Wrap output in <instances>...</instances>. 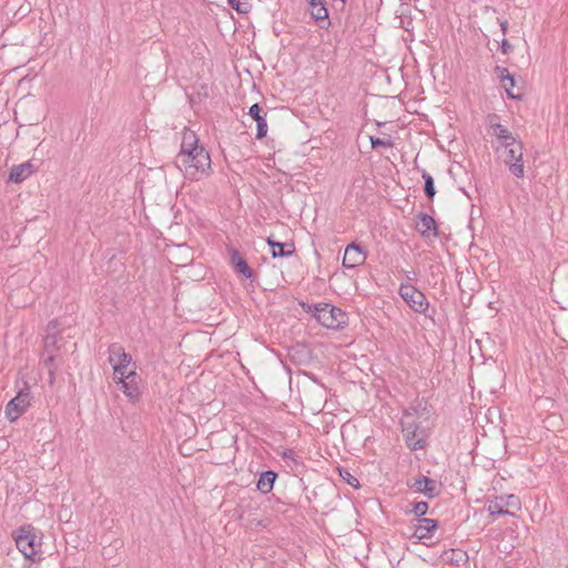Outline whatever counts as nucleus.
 Segmentation results:
<instances>
[{"label":"nucleus","mask_w":568,"mask_h":568,"mask_svg":"<svg viewBox=\"0 0 568 568\" xmlns=\"http://www.w3.org/2000/svg\"><path fill=\"white\" fill-rule=\"evenodd\" d=\"M211 158L205 148H202L183 160L175 162L176 168L184 176L192 181H200L211 174Z\"/></svg>","instance_id":"obj_1"},{"label":"nucleus","mask_w":568,"mask_h":568,"mask_svg":"<svg viewBox=\"0 0 568 568\" xmlns=\"http://www.w3.org/2000/svg\"><path fill=\"white\" fill-rule=\"evenodd\" d=\"M424 422L410 417V414H403L400 419L402 432L406 445L412 450H422L428 444V429L423 425Z\"/></svg>","instance_id":"obj_2"},{"label":"nucleus","mask_w":568,"mask_h":568,"mask_svg":"<svg viewBox=\"0 0 568 568\" xmlns=\"http://www.w3.org/2000/svg\"><path fill=\"white\" fill-rule=\"evenodd\" d=\"M14 541L19 551L33 562L40 561L41 557L38 556L41 542L34 534L31 526L20 527L14 535Z\"/></svg>","instance_id":"obj_3"},{"label":"nucleus","mask_w":568,"mask_h":568,"mask_svg":"<svg viewBox=\"0 0 568 568\" xmlns=\"http://www.w3.org/2000/svg\"><path fill=\"white\" fill-rule=\"evenodd\" d=\"M112 378L130 403L135 404L141 400L144 385L142 377L136 373V371L132 369L126 374H123V376L119 375Z\"/></svg>","instance_id":"obj_4"},{"label":"nucleus","mask_w":568,"mask_h":568,"mask_svg":"<svg viewBox=\"0 0 568 568\" xmlns=\"http://www.w3.org/2000/svg\"><path fill=\"white\" fill-rule=\"evenodd\" d=\"M16 384L19 387V390L17 395L9 400L4 409L6 417L10 422H16L18 418H20L30 407L32 399L30 386L28 385L27 382L22 381L21 387L19 386V381H17Z\"/></svg>","instance_id":"obj_5"},{"label":"nucleus","mask_w":568,"mask_h":568,"mask_svg":"<svg viewBox=\"0 0 568 568\" xmlns=\"http://www.w3.org/2000/svg\"><path fill=\"white\" fill-rule=\"evenodd\" d=\"M108 362L113 368V375L123 376L128 372L134 369L136 371V364L133 361L131 354L126 353L124 347L119 343H113L108 348Z\"/></svg>","instance_id":"obj_6"},{"label":"nucleus","mask_w":568,"mask_h":568,"mask_svg":"<svg viewBox=\"0 0 568 568\" xmlns=\"http://www.w3.org/2000/svg\"><path fill=\"white\" fill-rule=\"evenodd\" d=\"M398 294L413 312L428 316L429 302L422 291L409 283H402Z\"/></svg>","instance_id":"obj_7"},{"label":"nucleus","mask_w":568,"mask_h":568,"mask_svg":"<svg viewBox=\"0 0 568 568\" xmlns=\"http://www.w3.org/2000/svg\"><path fill=\"white\" fill-rule=\"evenodd\" d=\"M316 321L326 328L338 329L347 325L348 316L339 307L323 303L318 310Z\"/></svg>","instance_id":"obj_8"},{"label":"nucleus","mask_w":568,"mask_h":568,"mask_svg":"<svg viewBox=\"0 0 568 568\" xmlns=\"http://www.w3.org/2000/svg\"><path fill=\"white\" fill-rule=\"evenodd\" d=\"M506 149L505 163L508 166L509 172L517 179H523L525 175L524 171V146L518 140L509 143Z\"/></svg>","instance_id":"obj_9"},{"label":"nucleus","mask_w":568,"mask_h":568,"mask_svg":"<svg viewBox=\"0 0 568 568\" xmlns=\"http://www.w3.org/2000/svg\"><path fill=\"white\" fill-rule=\"evenodd\" d=\"M408 486L416 493H420L429 499H434L440 494V485L435 480L425 475H419L414 478L413 483Z\"/></svg>","instance_id":"obj_10"},{"label":"nucleus","mask_w":568,"mask_h":568,"mask_svg":"<svg viewBox=\"0 0 568 568\" xmlns=\"http://www.w3.org/2000/svg\"><path fill=\"white\" fill-rule=\"evenodd\" d=\"M505 507L519 508L518 498L514 495L498 496L489 503L487 511L489 513L490 516H496V515L515 516L514 513L509 511L508 509H505Z\"/></svg>","instance_id":"obj_11"},{"label":"nucleus","mask_w":568,"mask_h":568,"mask_svg":"<svg viewBox=\"0 0 568 568\" xmlns=\"http://www.w3.org/2000/svg\"><path fill=\"white\" fill-rule=\"evenodd\" d=\"M366 257V250L363 246L355 243H351L345 248L343 266L349 270L355 268L364 264Z\"/></svg>","instance_id":"obj_12"},{"label":"nucleus","mask_w":568,"mask_h":568,"mask_svg":"<svg viewBox=\"0 0 568 568\" xmlns=\"http://www.w3.org/2000/svg\"><path fill=\"white\" fill-rule=\"evenodd\" d=\"M308 11L312 19L321 29H328L331 26L328 9L325 0H307Z\"/></svg>","instance_id":"obj_13"},{"label":"nucleus","mask_w":568,"mask_h":568,"mask_svg":"<svg viewBox=\"0 0 568 568\" xmlns=\"http://www.w3.org/2000/svg\"><path fill=\"white\" fill-rule=\"evenodd\" d=\"M438 528V521L432 518H416L413 521V537L424 540L429 539Z\"/></svg>","instance_id":"obj_14"},{"label":"nucleus","mask_w":568,"mask_h":568,"mask_svg":"<svg viewBox=\"0 0 568 568\" xmlns=\"http://www.w3.org/2000/svg\"><path fill=\"white\" fill-rule=\"evenodd\" d=\"M415 230L424 239H435L438 236V227L433 216L427 213H418Z\"/></svg>","instance_id":"obj_15"},{"label":"nucleus","mask_w":568,"mask_h":568,"mask_svg":"<svg viewBox=\"0 0 568 568\" xmlns=\"http://www.w3.org/2000/svg\"><path fill=\"white\" fill-rule=\"evenodd\" d=\"M202 148L204 146L199 144L196 134L191 130H185L183 132L181 148L175 158V162L183 160L186 155H190Z\"/></svg>","instance_id":"obj_16"},{"label":"nucleus","mask_w":568,"mask_h":568,"mask_svg":"<svg viewBox=\"0 0 568 568\" xmlns=\"http://www.w3.org/2000/svg\"><path fill=\"white\" fill-rule=\"evenodd\" d=\"M227 252L230 255V264L233 267V270L237 273L244 276L245 278H252L253 277V271L248 266L246 260L241 255L239 250L235 247H227Z\"/></svg>","instance_id":"obj_17"},{"label":"nucleus","mask_w":568,"mask_h":568,"mask_svg":"<svg viewBox=\"0 0 568 568\" xmlns=\"http://www.w3.org/2000/svg\"><path fill=\"white\" fill-rule=\"evenodd\" d=\"M498 119L497 115L489 116V129L496 139L498 140L500 146L508 148L509 143H513L517 139L513 135V133L503 124L495 123L494 120Z\"/></svg>","instance_id":"obj_18"},{"label":"nucleus","mask_w":568,"mask_h":568,"mask_svg":"<svg viewBox=\"0 0 568 568\" xmlns=\"http://www.w3.org/2000/svg\"><path fill=\"white\" fill-rule=\"evenodd\" d=\"M248 115L256 122V139L264 138L267 133V121L262 106L254 103L248 110Z\"/></svg>","instance_id":"obj_19"},{"label":"nucleus","mask_w":568,"mask_h":568,"mask_svg":"<svg viewBox=\"0 0 568 568\" xmlns=\"http://www.w3.org/2000/svg\"><path fill=\"white\" fill-rule=\"evenodd\" d=\"M267 245L272 248V257H290L294 254L295 247L293 243H281L272 237L266 239Z\"/></svg>","instance_id":"obj_20"},{"label":"nucleus","mask_w":568,"mask_h":568,"mask_svg":"<svg viewBox=\"0 0 568 568\" xmlns=\"http://www.w3.org/2000/svg\"><path fill=\"white\" fill-rule=\"evenodd\" d=\"M32 174V164L24 162L19 165L11 168L8 176V181L12 183H21Z\"/></svg>","instance_id":"obj_21"},{"label":"nucleus","mask_w":568,"mask_h":568,"mask_svg":"<svg viewBox=\"0 0 568 568\" xmlns=\"http://www.w3.org/2000/svg\"><path fill=\"white\" fill-rule=\"evenodd\" d=\"M403 414H410V417L417 420L427 422L430 410L426 400H417L414 405L406 408Z\"/></svg>","instance_id":"obj_22"},{"label":"nucleus","mask_w":568,"mask_h":568,"mask_svg":"<svg viewBox=\"0 0 568 568\" xmlns=\"http://www.w3.org/2000/svg\"><path fill=\"white\" fill-rule=\"evenodd\" d=\"M442 558L445 562L460 567L468 561V555L462 549H449L444 551Z\"/></svg>","instance_id":"obj_23"},{"label":"nucleus","mask_w":568,"mask_h":568,"mask_svg":"<svg viewBox=\"0 0 568 568\" xmlns=\"http://www.w3.org/2000/svg\"><path fill=\"white\" fill-rule=\"evenodd\" d=\"M277 474L273 470L262 471L258 476L256 487L262 494H268L274 487Z\"/></svg>","instance_id":"obj_24"},{"label":"nucleus","mask_w":568,"mask_h":568,"mask_svg":"<svg viewBox=\"0 0 568 568\" xmlns=\"http://www.w3.org/2000/svg\"><path fill=\"white\" fill-rule=\"evenodd\" d=\"M58 326V322L57 321H51L49 324H48V327H47V335L44 336V339H43V344H44V352L45 353H50V352H54L58 349L57 347V343H58V335L52 332L53 329H55Z\"/></svg>","instance_id":"obj_25"},{"label":"nucleus","mask_w":568,"mask_h":568,"mask_svg":"<svg viewBox=\"0 0 568 568\" xmlns=\"http://www.w3.org/2000/svg\"><path fill=\"white\" fill-rule=\"evenodd\" d=\"M423 179H424V192H425V195L429 200H433L435 194H436L434 179L427 172H423Z\"/></svg>","instance_id":"obj_26"},{"label":"nucleus","mask_w":568,"mask_h":568,"mask_svg":"<svg viewBox=\"0 0 568 568\" xmlns=\"http://www.w3.org/2000/svg\"><path fill=\"white\" fill-rule=\"evenodd\" d=\"M338 473H339V476L342 477V479L348 484L351 487L353 488H358L359 487V481L358 479L351 474V471L346 468H338Z\"/></svg>","instance_id":"obj_27"},{"label":"nucleus","mask_w":568,"mask_h":568,"mask_svg":"<svg viewBox=\"0 0 568 568\" xmlns=\"http://www.w3.org/2000/svg\"><path fill=\"white\" fill-rule=\"evenodd\" d=\"M369 141H371L372 149H376L378 146H383V148H393L394 146V142L390 136L383 138V139L376 138V136H369Z\"/></svg>","instance_id":"obj_28"},{"label":"nucleus","mask_w":568,"mask_h":568,"mask_svg":"<svg viewBox=\"0 0 568 568\" xmlns=\"http://www.w3.org/2000/svg\"><path fill=\"white\" fill-rule=\"evenodd\" d=\"M54 358H55L54 352H50V353L43 352V354H42V362H43L44 366L48 367L50 375H53L57 369V367L53 364Z\"/></svg>","instance_id":"obj_29"},{"label":"nucleus","mask_w":568,"mask_h":568,"mask_svg":"<svg viewBox=\"0 0 568 568\" xmlns=\"http://www.w3.org/2000/svg\"><path fill=\"white\" fill-rule=\"evenodd\" d=\"M229 4L240 13H246L250 9L247 0H229Z\"/></svg>","instance_id":"obj_30"},{"label":"nucleus","mask_w":568,"mask_h":568,"mask_svg":"<svg viewBox=\"0 0 568 568\" xmlns=\"http://www.w3.org/2000/svg\"><path fill=\"white\" fill-rule=\"evenodd\" d=\"M410 511L415 514L417 518H424L423 516L428 511V504L426 501L414 503Z\"/></svg>","instance_id":"obj_31"},{"label":"nucleus","mask_w":568,"mask_h":568,"mask_svg":"<svg viewBox=\"0 0 568 568\" xmlns=\"http://www.w3.org/2000/svg\"><path fill=\"white\" fill-rule=\"evenodd\" d=\"M504 83V88H505V91L508 95V98L513 99V100H519L521 98V95L519 93H515L513 91L514 87H515V78L513 77V82L510 81H506V82H503Z\"/></svg>","instance_id":"obj_32"},{"label":"nucleus","mask_w":568,"mask_h":568,"mask_svg":"<svg viewBox=\"0 0 568 568\" xmlns=\"http://www.w3.org/2000/svg\"><path fill=\"white\" fill-rule=\"evenodd\" d=\"M496 73L501 82L510 81L513 82V75L505 67H496Z\"/></svg>","instance_id":"obj_33"},{"label":"nucleus","mask_w":568,"mask_h":568,"mask_svg":"<svg viewBox=\"0 0 568 568\" xmlns=\"http://www.w3.org/2000/svg\"><path fill=\"white\" fill-rule=\"evenodd\" d=\"M300 305L303 307L304 311L311 313L315 318H317L318 310L323 305V303L308 304L305 302H301Z\"/></svg>","instance_id":"obj_34"},{"label":"nucleus","mask_w":568,"mask_h":568,"mask_svg":"<svg viewBox=\"0 0 568 568\" xmlns=\"http://www.w3.org/2000/svg\"><path fill=\"white\" fill-rule=\"evenodd\" d=\"M281 457L282 459L284 460H291L294 465H298L300 464V460L295 454L294 450L292 449H285L281 453Z\"/></svg>","instance_id":"obj_35"},{"label":"nucleus","mask_w":568,"mask_h":568,"mask_svg":"<svg viewBox=\"0 0 568 568\" xmlns=\"http://www.w3.org/2000/svg\"><path fill=\"white\" fill-rule=\"evenodd\" d=\"M513 50V45L509 43L507 39H503L500 42V51L504 54H508Z\"/></svg>","instance_id":"obj_36"},{"label":"nucleus","mask_w":568,"mask_h":568,"mask_svg":"<svg viewBox=\"0 0 568 568\" xmlns=\"http://www.w3.org/2000/svg\"><path fill=\"white\" fill-rule=\"evenodd\" d=\"M403 274H404L405 278L407 280V283H409V284H410V282L417 281V274L415 271H403Z\"/></svg>","instance_id":"obj_37"},{"label":"nucleus","mask_w":568,"mask_h":568,"mask_svg":"<svg viewBox=\"0 0 568 568\" xmlns=\"http://www.w3.org/2000/svg\"><path fill=\"white\" fill-rule=\"evenodd\" d=\"M498 23L500 26V30H501L503 36H506V33L508 31V21L507 20L498 19Z\"/></svg>","instance_id":"obj_38"},{"label":"nucleus","mask_w":568,"mask_h":568,"mask_svg":"<svg viewBox=\"0 0 568 568\" xmlns=\"http://www.w3.org/2000/svg\"><path fill=\"white\" fill-rule=\"evenodd\" d=\"M341 1H342L343 3H346V2H347V0H341Z\"/></svg>","instance_id":"obj_39"}]
</instances>
